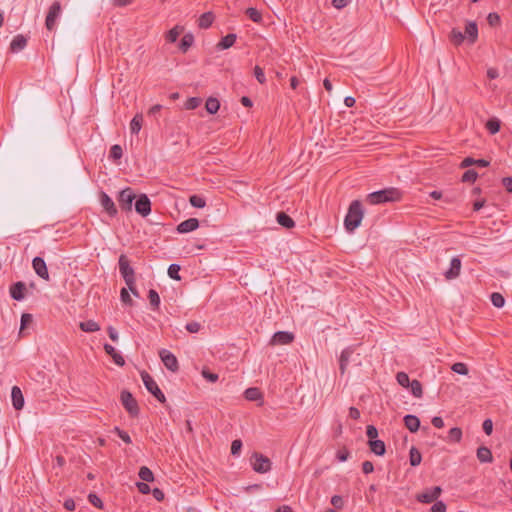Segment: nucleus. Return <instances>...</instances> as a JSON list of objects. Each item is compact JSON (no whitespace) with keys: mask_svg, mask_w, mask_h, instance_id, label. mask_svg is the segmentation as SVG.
Segmentation results:
<instances>
[{"mask_svg":"<svg viewBox=\"0 0 512 512\" xmlns=\"http://www.w3.org/2000/svg\"><path fill=\"white\" fill-rule=\"evenodd\" d=\"M190 204L195 208H203L206 205V201L203 197L198 195H192L189 198Z\"/></svg>","mask_w":512,"mask_h":512,"instance_id":"nucleus-45","label":"nucleus"},{"mask_svg":"<svg viewBox=\"0 0 512 512\" xmlns=\"http://www.w3.org/2000/svg\"><path fill=\"white\" fill-rule=\"evenodd\" d=\"M352 354H353V349L350 347L344 349L341 352L340 359H339V369H340L341 374L345 373Z\"/></svg>","mask_w":512,"mask_h":512,"instance_id":"nucleus-24","label":"nucleus"},{"mask_svg":"<svg viewBox=\"0 0 512 512\" xmlns=\"http://www.w3.org/2000/svg\"><path fill=\"white\" fill-rule=\"evenodd\" d=\"M471 165H477V166H480V167H487L489 165V161H487L485 159H477V160H475L472 157H466L461 162L460 167L461 168H466V167H469Z\"/></svg>","mask_w":512,"mask_h":512,"instance_id":"nucleus-30","label":"nucleus"},{"mask_svg":"<svg viewBox=\"0 0 512 512\" xmlns=\"http://www.w3.org/2000/svg\"><path fill=\"white\" fill-rule=\"evenodd\" d=\"M185 328L189 333H197L201 329V324L199 322L192 321L187 323Z\"/></svg>","mask_w":512,"mask_h":512,"instance_id":"nucleus-57","label":"nucleus"},{"mask_svg":"<svg viewBox=\"0 0 512 512\" xmlns=\"http://www.w3.org/2000/svg\"><path fill=\"white\" fill-rule=\"evenodd\" d=\"M452 371L460 374V375H467L468 374V367L465 363L462 362H456L451 367Z\"/></svg>","mask_w":512,"mask_h":512,"instance_id":"nucleus-47","label":"nucleus"},{"mask_svg":"<svg viewBox=\"0 0 512 512\" xmlns=\"http://www.w3.org/2000/svg\"><path fill=\"white\" fill-rule=\"evenodd\" d=\"M136 195L134 194L133 190L130 187H127L119 192L118 195V202L119 206L123 211H131L132 210V204L135 200Z\"/></svg>","mask_w":512,"mask_h":512,"instance_id":"nucleus-9","label":"nucleus"},{"mask_svg":"<svg viewBox=\"0 0 512 512\" xmlns=\"http://www.w3.org/2000/svg\"><path fill=\"white\" fill-rule=\"evenodd\" d=\"M405 427L412 433H415L420 428V420L417 416L408 414L404 417Z\"/></svg>","mask_w":512,"mask_h":512,"instance_id":"nucleus-22","label":"nucleus"},{"mask_svg":"<svg viewBox=\"0 0 512 512\" xmlns=\"http://www.w3.org/2000/svg\"><path fill=\"white\" fill-rule=\"evenodd\" d=\"M26 285L24 282H16L10 287V295L16 301H21L25 297Z\"/></svg>","mask_w":512,"mask_h":512,"instance_id":"nucleus-17","label":"nucleus"},{"mask_svg":"<svg viewBox=\"0 0 512 512\" xmlns=\"http://www.w3.org/2000/svg\"><path fill=\"white\" fill-rule=\"evenodd\" d=\"M104 350L109 356L112 357L116 365L123 366L125 364L123 356L119 354L112 345L104 344Z\"/></svg>","mask_w":512,"mask_h":512,"instance_id":"nucleus-23","label":"nucleus"},{"mask_svg":"<svg viewBox=\"0 0 512 512\" xmlns=\"http://www.w3.org/2000/svg\"><path fill=\"white\" fill-rule=\"evenodd\" d=\"M446 504L443 501L436 500L431 507V512H446Z\"/></svg>","mask_w":512,"mask_h":512,"instance_id":"nucleus-58","label":"nucleus"},{"mask_svg":"<svg viewBox=\"0 0 512 512\" xmlns=\"http://www.w3.org/2000/svg\"><path fill=\"white\" fill-rule=\"evenodd\" d=\"M401 198L402 192L397 188L390 187L369 193L366 196V201L371 205H378L387 202H397Z\"/></svg>","mask_w":512,"mask_h":512,"instance_id":"nucleus-1","label":"nucleus"},{"mask_svg":"<svg viewBox=\"0 0 512 512\" xmlns=\"http://www.w3.org/2000/svg\"><path fill=\"white\" fill-rule=\"evenodd\" d=\"M409 386L411 387V393L413 394V396L417 398L422 397L423 389L420 381L414 379Z\"/></svg>","mask_w":512,"mask_h":512,"instance_id":"nucleus-39","label":"nucleus"},{"mask_svg":"<svg viewBox=\"0 0 512 512\" xmlns=\"http://www.w3.org/2000/svg\"><path fill=\"white\" fill-rule=\"evenodd\" d=\"M409 461H410V465L413 467L420 465V463L422 461V455H421L420 451L414 446H412L410 448Z\"/></svg>","mask_w":512,"mask_h":512,"instance_id":"nucleus-34","label":"nucleus"},{"mask_svg":"<svg viewBox=\"0 0 512 512\" xmlns=\"http://www.w3.org/2000/svg\"><path fill=\"white\" fill-rule=\"evenodd\" d=\"M462 438V430L459 427H453L448 432V439L453 442H460Z\"/></svg>","mask_w":512,"mask_h":512,"instance_id":"nucleus-43","label":"nucleus"},{"mask_svg":"<svg viewBox=\"0 0 512 512\" xmlns=\"http://www.w3.org/2000/svg\"><path fill=\"white\" fill-rule=\"evenodd\" d=\"M119 271L127 286L135 283V272L125 254H121L118 260Z\"/></svg>","mask_w":512,"mask_h":512,"instance_id":"nucleus-3","label":"nucleus"},{"mask_svg":"<svg viewBox=\"0 0 512 512\" xmlns=\"http://www.w3.org/2000/svg\"><path fill=\"white\" fill-rule=\"evenodd\" d=\"M349 455L348 449L344 447L337 451L336 457L340 462H344L349 458Z\"/></svg>","mask_w":512,"mask_h":512,"instance_id":"nucleus-63","label":"nucleus"},{"mask_svg":"<svg viewBox=\"0 0 512 512\" xmlns=\"http://www.w3.org/2000/svg\"><path fill=\"white\" fill-rule=\"evenodd\" d=\"M114 433H116L127 444H130L132 442L129 434L126 431L121 430L119 427L114 428Z\"/></svg>","mask_w":512,"mask_h":512,"instance_id":"nucleus-53","label":"nucleus"},{"mask_svg":"<svg viewBox=\"0 0 512 512\" xmlns=\"http://www.w3.org/2000/svg\"><path fill=\"white\" fill-rule=\"evenodd\" d=\"M12 404L15 410H21L24 406V397L18 386H13L11 390Z\"/></svg>","mask_w":512,"mask_h":512,"instance_id":"nucleus-19","label":"nucleus"},{"mask_svg":"<svg viewBox=\"0 0 512 512\" xmlns=\"http://www.w3.org/2000/svg\"><path fill=\"white\" fill-rule=\"evenodd\" d=\"M143 115L136 114L130 122V130L132 134H138L142 128Z\"/></svg>","mask_w":512,"mask_h":512,"instance_id":"nucleus-35","label":"nucleus"},{"mask_svg":"<svg viewBox=\"0 0 512 512\" xmlns=\"http://www.w3.org/2000/svg\"><path fill=\"white\" fill-rule=\"evenodd\" d=\"M62 8L61 3L59 1H55L52 3V5L49 7L48 13L46 15L45 19V26L47 30L52 31L54 30L56 26V21L61 15Z\"/></svg>","mask_w":512,"mask_h":512,"instance_id":"nucleus-7","label":"nucleus"},{"mask_svg":"<svg viewBox=\"0 0 512 512\" xmlns=\"http://www.w3.org/2000/svg\"><path fill=\"white\" fill-rule=\"evenodd\" d=\"M135 210L138 214L146 217L151 212V202L146 194H141L135 203Z\"/></svg>","mask_w":512,"mask_h":512,"instance_id":"nucleus-11","label":"nucleus"},{"mask_svg":"<svg viewBox=\"0 0 512 512\" xmlns=\"http://www.w3.org/2000/svg\"><path fill=\"white\" fill-rule=\"evenodd\" d=\"M205 109L209 114H216L220 109V102L215 97H209L205 103Z\"/></svg>","mask_w":512,"mask_h":512,"instance_id":"nucleus-32","label":"nucleus"},{"mask_svg":"<svg viewBox=\"0 0 512 512\" xmlns=\"http://www.w3.org/2000/svg\"><path fill=\"white\" fill-rule=\"evenodd\" d=\"M465 37L470 44H474L478 39V27L476 22L469 21L465 27Z\"/></svg>","mask_w":512,"mask_h":512,"instance_id":"nucleus-18","label":"nucleus"},{"mask_svg":"<svg viewBox=\"0 0 512 512\" xmlns=\"http://www.w3.org/2000/svg\"><path fill=\"white\" fill-rule=\"evenodd\" d=\"M242 448V441L239 440V439H236L234 441H232V444H231V454L236 456L240 453V450Z\"/></svg>","mask_w":512,"mask_h":512,"instance_id":"nucleus-60","label":"nucleus"},{"mask_svg":"<svg viewBox=\"0 0 512 512\" xmlns=\"http://www.w3.org/2000/svg\"><path fill=\"white\" fill-rule=\"evenodd\" d=\"M109 156H110V158H112L114 160H119L123 156L122 147L120 145H118V144L113 145L110 148Z\"/></svg>","mask_w":512,"mask_h":512,"instance_id":"nucleus-49","label":"nucleus"},{"mask_svg":"<svg viewBox=\"0 0 512 512\" xmlns=\"http://www.w3.org/2000/svg\"><path fill=\"white\" fill-rule=\"evenodd\" d=\"M490 299H491L492 304L496 308H502L505 304V298L503 297V295L501 293H498V292L492 293L490 296Z\"/></svg>","mask_w":512,"mask_h":512,"instance_id":"nucleus-41","label":"nucleus"},{"mask_svg":"<svg viewBox=\"0 0 512 512\" xmlns=\"http://www.w3.org/2000/svg\"><path fill=\"white\" fill-rule=\"evenodd\" d=\"M252 459H254V461H252L251 464L255 472L264 474L271 470L272 463L270 459L264 456L263 454L254 452L252 455Z\"/></svg>","mask_w":512,"mask_h":512,"instance_id":"nucleus-6","label":"nucleus"},{"mask_svg":"<svg viewBox=\"0 0 512 512\" xmlns=\"http://www.w3.org/2000/svg\"><path fill=\"white\" fill-rule=\"evenodd\" d=\"M246 15L255 23H259L262 20V14L256 8L249 7L246 10Z\"/></svg>","mask_w":512,"mask_h":512,"instance_id":"nucleus-42","label":"nucleus"},{"mask_svg":"<svg viewBox=\"0 0 512 512\" xmlns=\"http://www.w3.org/2000/svg\"><path fill=\"white\" fill-rule=\"evenodd\" d=\"M148 299H149L150 305L152 306V308L154 310L159 309L160 297L156 290H154V289L149 290Z\"/></svg>","mask_w":512,"mask_h":512,"instance_id":"nucleus-38","label":"nucleus"},{"mask_svg":"<svg viewBox=\"0 0 512 512\" xmlns=\"http://www.w3.org/2000/svg\"><path fill=\"white\" fill-rule=\"evenodd\" d=\"M202 376L208 380L209 382H216L219 378L218 374L216 373H213V372H210L209 370L207 369H203L202 372H201Z\"/></svg>","mask_w":512,"mask_h":512,"instance_id":"nucleus-56","label":"nucleus"},{"mask_svg":"<svg viewBox=\"0 0 512 512\" xmlns=\"http://www.w3.org/2000/svg\"><path fill=\"white\" fill-rule=\"evenodd\" d=\"M237 36L234 33H229L226 36H224L220 42L217 44V48L219 50H226L229 49L234 45L236 42Z\"/></svg>","mask_w":512,"mask_h":512,"instance_id":"nucleus-26","label":"nucleus"},{"mask_svg":"<svg viewBox=\"0 0 512 512\" xmlns=\"http://www.w3.org/2000/svg\"><path fill=\"white\" fill-rule=\"evenodd\" d=\"M32 267L35 271V273L42 278L43 280L48 281L50 279L48 268L46 265V262L42 257H35L32 260Z\"/></svg>","mask_w":512,"mask_h":512,"instance_id":"nucleus-12","label":"nucleus"},{"mask_svg":"<svg viewBox=\"0 0 512 512\" xmlns=\"http://www.w3.org/2000/svg\"><path fill=\"white\" fill-rule=\"evenodd\" d=\"M486 128L491 134H496L500 130V121L497 118H491L487 121Z\"/></svg>","mask_w":512,"mask_h":512,"instance_id":"nucleus-40","label":"nucleus"},{"mask_svg":"<svg viewBox=\"0 0 512 512\" xmlns=\"http://www.w3.org/2000/svg\"><path fill=\"white\" fill-rule=\"evenodd\" d=\"M138 475H139V478L145 482L154 481L153 472L146 466H142L140 468Z\"/></svg>","mask_w":512,"mask_h":512,"instance_id":"nucleus-37","label":"nucleus"},{"mask_svg":"<svg viewBox=\"0 0 512 512\" xmlns=\"http://www.w3.org/2000/svg\"><path fill=\"white\" fill-rule=\"evenodd\" d=\"M364 216L362 204L359 200H353L344 219V225L348 232H353L361 224Z\"/></svg>","mask_w":512,"mask_h":512,"instance_id":"nucleus-2","label":"nucleus"},{"mask_svg":"<svg viewBox=\"0 0 512 512\" xmlns=\"http://www.w3.org/2000/svg\"><path fill=\"white\" fill-rule=\"evenodd\" d=\"M502 184L509 193H512V177H504Z\"/></svg>","mask_w":512,"mask_h":512,"instance_id":"nucleus-64","label":"nucleus"},{"mask_svg":"<svg viewBox=\"0 0 512 512\" xmlns=\"http://www.w3.org/2000/svg\"><path fill=\"white\" fill-rule=\"evenodd\" d=\"M214 21V14L212 12L203 13L198 20V26L202 29H208Z\"/></svg>","mask_w":512,"mask_h":512,"instance_id":"nucleus-29","label":"nucleus"},{"mask_svg":"<svg viewBox=\"0 0 512 512\" xmlns=\"http://www.w3.org/2000/svg\"><path fill=\"white\" fill-rule=\"evenodd\" d=\"M180 269L181 268H180V266L178 264H171L168 267V275H169V277L174 279V280L179 281L181 279L180 275H179Z\"/></svg>","mask_w":512,"mask_h":512,"instance_id":"nucleus-51","label":"nucleus"},{"mask_svg":"<svg viewBox=\"0 0 512 512\" xmlns=\"http://www.w3.org/2000/svg\"><path fill=\"white\" fill-rule=\"evenodd\" d=\"M368 445L370 450L377 456H383L386 452V446L382 440L376 439L373 441H368Z\"/></svg>","mask_w":512,"mask_h":512,"instance_id":"nucleus-27","label":"nucleus"},{"mask_svg":"<svg viewBox=\"0 0 512 512\" xmlns=\"http://www.w3.org/2000/svg\"><path fill=\"white\" fill-rule=\"evenodd\" d=\"M477 458L481 463H491L493 460L492 452L489 448L481 446L477 449Z\"/></svg>","mask_w":512,"mask_h":512,"instance_id":"nucleus-28","label":"nucleus"},{"mask_svg":"<svg viewBox=\"0 0 512 512\" xmlns=\"http://www.w3.org/2000/svg\"><path fill=\"white\" fill-rule=\"evenodd\" d=\"M181 31H182V28L180 29L178 26H175L172 29H170L166 35L167 41H169L171 43L176 42Z\"/></svg>","mask_w":512,"mask_h":512,"instance_id":"nucleus-46","label":"nucleus"},{"mask_svg":"<svg viewBox=\"0 0 512 512\" xmlns=\"http://www.w3.org/2000/svg\"><path fill=\"white\" fill-rule=\"evenodd\" d=\"M199 227V221L196 218H189L185 221H182L177 225V232L180 234H185L196 230Z\"/></svg>","mask_w":512,"mask_h":512,"instance_id":"nucleus-16","label":"nucleus"},{"mask_svg":"<svg viewBox=\"0 0 512 512\" xmlns=\"http://www.w3.org/2000/svg\"><path fill=\"white\" fill-rule=\"evenodd\" d=\"M366 435L369 438V441L376 440V438L378 436L377 428L373 425H368L366 428Z\"/></svg>","mask_w":512,"mask_h":512,"instance_id":"nucleus-55","label":"nucleus"},{"mask_svg":"<svg viewBox=\"0 0 512 512\" xmlns=\"http://www.w3.org/2000/svg\"><path fill=\"white\" fill-rule=\"evenodd\" d=\"M487 21L489 23L490 26H498L500 24V16L495 13V12H491L488 14L487 16Z\"/></svg>","mask_w":512,"mask_h":512,"instance_id":"nucleus-54","label":"nucleus"},{"mask_svg":"<svg viewBox=\"0 0 512 512\" xmlns=\"http://www.w3.org/2000/svg\"><path fill=\"white\" fill-rule=\"evenodd\" d=\"M100 203L103 207V209L107 212V214L110 216V217H114L117 215V208L113 202V200L110 198V196L105 193V192H101L100 193Z\"/></svg>","mask_w":512,"mask_h":512,"instance_id":"nucleus-14","label":"nucleus"},{"mask_svg":"<svg viewBox=\"0 0 512 512\" xmlns=\"http://www.w3.org/2000/svg\"><path fill=\"white\" fill-rule=\"evenodd\" d=\"M202 99L200 97H190L184 104L185 109L194 110L200 106Z\"/></svg>","mask_w":512,"mask_h":512,"instance_id":"nucleus-44","label":"nucleus"},{"mask_svg":"<svg viewBox=\"0 0 512 512\" xmlns=\"http://www.w3.org/2000/svg\"><path fill=\"white\" fill-rule=\"evenodd\" d=\"M159 357L163 362L164 366L172 371L177 372L179 370V363L176 356L167 349H161L159 351Z\"/></svg>","mask_w":512,"mask_h":512,"instance_id":"nucleus-10","label":"nucleus"},{"mask_svg":"<svg viewBox=\"0 0 512 512\" xmlns=\"http://www.w3.org/2000/svg\"><path fill=\"white\" fill-rule=\"evenodd\" d=\"M449 39L455 46L461 45L466 39L465 34L457 28H453L450 32Z\"/></svg>","mask_w":512,"mask_h":512,"instance_id":"nucleus-31","label":"nucleus"},{"mask_svg":"<svg viewBox=\"0 0 512 512\" xmlns=\"http://www.w3.org/2000/svg\"><path fill=\"white\" fill-rule=\"evenodd\" d=\"M194 42V38H193V35L191 34H185L181 41H180V44H179V49L182 51V52H186L193 44Z\"/></svg>","mask_w":512,"mask_h":512,"instance_id":"nucleus-36","label":"nucleus"},{"mask_svg":"<svg viewBox=\"0 0 512 512\" xmlns=\"http://www.w3.org/2000/svg\"><path fill=\"white\" fill-rule=\"evenodd\" d=\"M120 399L123 407L129 413L130 416L137 417L139 415L138 403L129 391L123 390L121 392Z\"/></svg>","mask_w":512,"mask_h":512,"instance_id":"nucleus-5","label":"nucleus"},{"mask_svg":"<svg viewBox=\"0 0 512 512\" xmlns=\"http://www.w3.org/2000/svg\"><path fill=\"white\" fill-rule=\"evenodd\" d=\"M461 259L459 257H453L450 262L449 269L444 273L447 280H453L460 275L461 271Z\"/></svg>","mask_w":512,"mask_h":512,"instance_id":"nucleus-15","label":"nucleus"},{"mask_svg":"<svg viewBox=\"0 0 512 512\" xmlns=\"http://www.w3.org/2000/svg\"><path fill=\"white\" fill-rule=\"evenodd\" d=\"M141 378L144 383V386L146 389L161 403H164L166 401V397L161 391V389L158 387L157 383L154 381L152 376L146 372H141Z\"/></svg>","mask_w":512,"mask_h":512,"instance_id":"nucleus-4","label":"nucleus"},{"mask_svg":"<svg viewBox=\"0 0 512 512\" xmlns=\"http://www.w3.org/2000/svg\"><path fill=\"white\" fill-rule=\"evenodd\" d=\"M331 504H332L336 509H342V508H343V506H344L343 498H342L340 495H334V496H332V498H331Z\"/></svg>","mask_w":512,"mask_h":512,"instance_id":"nucleus-61","label":"nucleus"},{"mask_svg":"<svg viewBox=\"0 0 512 512\" xmlns=\"http://www.w3.org/2000/svg\"><path fill=\"white\" fill-rule=\"evenodd\" d=\"M120 297H121V301L124 304H128V305H132L133 304L132 298L130 297V295H129V293H128L126 288H122L121 289Z\"/></svg>","mask_w":512,"mask_h":512,"instance_id":"nucleus-62","label":"nucleus"},{"mask_svg":"<svg viewBox=\"0 0 512 512\" xmlns=\"http://www.w3.org/2000/svg\"><path fill=\"white\" fill-rule=\"evenodd\" d=\"M253 71H254V76L257 79V81L260 84H265L266 83V77H265L263 69L260 66L256 65L254 67Z\"/></svg>","mask_w":512,"mask_h":512,"instance_id":"nucleus-52","label":"nucleus"},{"mask_svg":"<svg viewBox=\"0 0 512 512\" xmlns=\"http://www.w3.org/2000/svg\"><path fill=\"white\" fill-rule=\"evenodd\" d=\"M79 328L84 332H97L100 330L99 324L94 320L80 322Z\"/></svg>","mask_w":512,"mask_h":512,"instance_id":"nucleus-33","label":"nucleus"},{"mask_svg":"<svg viewBox=\"0 0 512 512\" xmlns=\"http://www.w3.org/2000/svg\"><path fill=\"white\" fill-rule=\"evenodd\" d=\"M294 340V334L287 331H278L271 338L272 345H287Z\"/></svg>","mask_w":512,"mask_h":512,"instance_id":"nucleus-13","label":"nucleus"},{"mask_svg":"<svg viewBox=\"0 0 512 512\" xmlns=\"http://www.w3.org/2000/svg\"><path fill=\"white\" fill-rule=\"evenodd\" d=\"M244 397L248 401H260V406L263 404V393L257 387L247 388L244 392Z\"/></svg>","mask_w":512,"mask_h":512,"instance_id":"nucleus-20","label":"nucleus"},{"mask_svg":"<svg viewBox=\"0 0 512 512\" xmlns=\"http://www.w3.org/2000/svg\"><path fill=\"white\" fill-rule=\"evenodd\" d=\"M276 220L279 225L286 229H291L295 226L294 220L285 212L281 211L276 214Z\"/></svg>","mask_w":512,"mask_h":512,"instance_id":"nucleus-25","label":"nucleus"},{"mask_svg":"<svg viewBox=\"0 0 512 512\" xmlns=\"http://www.w3.org/2000/svg\"><path fill=\"white\" fill-rule=\"evenodd\" d=\"M441 493L442 488L440 486H434L430 489H426L425 491L416 494L415 498L420 503L430 504L438 500Z\"/></svg>","mask_w":512,"mask_h":512,"instance_id":"nucleus-8","label":"nucleus"},{"mask_svg":"<svg viewBox=\"0 0 512 512\" xmlns=\"http://www.w3.org/2000/svg\"><path fill=\"white\" fill-rule=\"evenodd\" d=\"M27 45V39L22 34L16 35L10 43V51L13 53L19 52Z\"/></svg>","mask_w":512,"mask_h":512,"instance_id":"nucleus-21","label":"nucleus"},{"mask_svg":"<svg viewBox=\"0 0 512 512\" xmlns=\"http://www.w3.org/2000/svg\"><path fill=\"white\" fill-rule=\"evenodd\" d=\"M478 177V174L475 170L473 169H469L467 171H465L462 175V182H471L473 183Z\"/></svg>","mask_w":512,"mask_h":512,"instance_id":"nucleus-50","label":"nucleus"},{"mask_svg":"<svg viewBox=\"0 0 512 512\" xmlns=\"http://www.w3.org/2000/svg\"><path fill=\"white\" fill-rule=\"evenodd\" d=\"M396 380L399 385L405 388L409 387L411 383L408 374L405 372H398L396 375Z\"/></svg>","mask_w":512,"mask_h":512,"instance_id":"nucleus-48","label":"nucleus"},{"mask_svg":"<svg viewBox=\"0 0 512 512\" xmlns=\"http://www.w3.org/2000/svg\"><path fill=\"white\" fill-rule=\"evenodd\" d=\"M88 500L92 505H94L97 508H102L103 506L102 500L96 494L90 493L88 495Z\"/></svg>","mask_w":512,"mask_h":512,"instance_id":"nucleus-59","label":"nucleus"}]
</instances>
